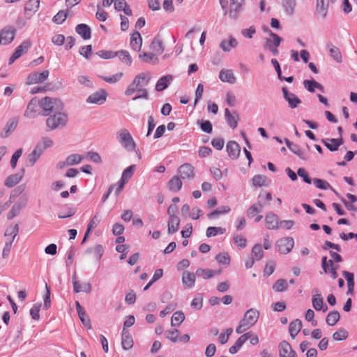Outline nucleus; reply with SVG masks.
Returning <instances> with one entry per match:
<instances>
[{
	"label": "nucleus",
	"instance_id": "f257e3e1",
	"mask_svg": "<svg viewBox=\"0 0 357 357\" xmlns=\"http://www.w3.org/2000/svg\"><path fill=\"white\" fill-rule=\"evenodd\" d=\"M150 79V76L146 73H142L138 74L135 77L132 82L127 87L125 91V95L130 96L136 91H142V94L135 96L132 100H135L139 98L148 99L149 92L147 89H145V86L148 85Z\"/></svg>",
	"mask_w": 357,
	"mask_h": 357
},
{
	"label": "nucleus",
	"instance_id": "f03ea898",
	"mask_svg": "<svg viewBox=\"0 0 357 357\" xmlns=\"http://www.w3.org/2000/svg\"><path fill=\"white\" fill-rule=\"evenodd\" d=\"M39 104L40 107L43 109L42 115L45 116L62 111L63 108V104L59 99L52 98L50 97H45L42 98Z\"/></svg>",
	"mask_w": 357,
	"mask_h": 357
},
{
	"label": "nucleus",
	"instance_id": "7ed1b4c3",
	"mask_svg": "<svg viewBox=\"0 0 357 357\" xmlns=\"http://www.w3.org/2000/svg\"><path fill=\"white\" fill-rule=\"evenodd\" d=\"M46 126L47 130H54L65 127L68 123V117L65 112L61 111L47 116Z\"/></svg>",
	"mask_w": 357,
	"mask_h": 357
},
{
	"label": "nucleus",
	"instance_id": "20e7f679",
	"mask_svg": "<svg viewBox=\"0 0 357 357\" xmlns=\"http://www.w3.org/2000/svg\"><path fill=\"white\" fill-rule=\"evenodd\" d=\"M117 139L121 146L128 151H134L136 144L127 129H121L117 132Z\"/></svg>",
	"mask_w": 357,
	"mask_h": 357
},
{
	"label": "nucleus",
	"instance_id": "39448f33",
	"mask_svg": "<svg viewBox=\"0 0 357 357\" xmlns=\"http://www.w3.org/2000/svg\"><path fill=\"white\" fill-rule=\"evenodd\" d=\"M268 32L269 33L271 38H265L264 47L266 50H268L274 56H277L279 53L278 47L282 41V38L269 29H268Z\"/></svg>",
	"mask_w": 357,
	"mask_h": 357
},
{
	"label": "nucleus",
	"instance_id": "423d86ee",
	"mask_svg": "<svg viewBox=\"0 0 357 357\" xmlns=\"http://www.w3.org/2000/svg\"><path fill=\"white\" fill-rule=\"evenodd\" d=\"M259 317V312L255 309L250 308L247 310L241 319L242 325H247V328H250L255 324Z\"/></svg>",
	"mask_w": 357,
	"mask_h": 357
},
{
	"label": "nucleus",
	"instance_id": "0eeeda50",
	"mask_svg": "<svg viewBox=\"0 0 357 357\" xmlns=\"http://www.w3.org/2000/svg\"><path fill=\"white\" fill-rule=\"evenodd\" d=\"M294 241L291 237H284L277 242L278 250L281 254H288L294 248Z\"/></svg>",
	"mask_w": 357,
	"mask_h": 357
},
{
	"label": "nucleus",
	"instance_id": "6e6552de",
	"mask_svg": "<svg viewBox=\"0 0 357 357\" xmlns=\"http://www.w3.org/2000/svg\"><path fill=\"white\" fill-rule=\"evenodd\" d=\"M312 292L315 293L312 298L313 307L317 311L322 310L324 312H326L328 310V306L326 304H324L321 294L319 293L317 289H314Z\"/></svg>",
	"mask_w": 357,
	"mask_h": 357
},
{
	"label": "nucleus",
	"instance_id": "1a4fd4ad",
	"mask_svg": "<svg viewBox=\"0 0 357 357\" xmlns=\"http://www.w3.org/2000/svg\"><path fill=\"white\" fill-rule=\"evenodd\" d=\"M283 97L288 102L289 107L295 109L301 103V100L294 93L289 92L286 87L282 89Z\"/></svg>",
	"mask_w": 357,
	"mask_h": 357
},
{
	"label": "nucleus",
	"instance_id": "9d476101",
	"mask_svg": "<svg viewBox=\"0 0 357 357\" xmlns=\"http://www.w3.org/2000/svg\"><path fill=\"white\" fill-rule=\"evenodd\" d=\"M107 96V93L104 89H100L90 95L87 98L86 102L89 103L102 105L106 101Z\"/></svg>",
	"mask_w": 357,
	"mask_h": 357
},
{
	"label": "nucleus",
	"instance_id": "9b49d317",
	"mask_svg": "<svg viewBox=\"0 0 357 357\" xmlns=\"http://www.w3.org/2000/svg\"><path fill=\"white\" fill-rule=\"evenodd\" d=\"M178 172L183 180H190L195 176L194 167L190 163H185L180 166Z\"/></svg>",
	"mask_w": 357,
	"mask_h": 357
},
{
	"label": "nucleus",
	"instance_id": "f8f14e48",
	"mask_svg": "<svg viewBox=\"0 0 357 357\" xmlns=\"http://www.w3.org/2000/svg\"><path fill=\"white\" fill-rule=\"evenodd\" d=\"M15 36V29L12 27H6L0 31V44L10 43Z\"/></svg>",
	"mask_w": 357,
	"mask_h": 357
},
{
	"label": "nucleus",
	"instance_id": "ddd939ff",
	"mask_svg": "<svg viewBox=\"0 0 357 357\" xmlns=\"http://www.w3.org/2000/svg\"><path fill=\"white\" fill-rule=\"evenodd\" d=\"M31 43L29 40H24L18 46L9 59V64L13 63L15 60L19 59L24 53H25L30 47Z\"/></svg>",
	"mask_w": 357,
	"mask_h": 357
},
{
	"label": "nucleus",
	"instance_id": "4468645a",
	"mask_svg": "<svg viewBox=\"0 0 357 357\" xmlns=\"http://www.w3.org/2000/svg\"><path fill=\"white\" fill-rule=\"evenodd\" d=\"M280 357H297L296 353L292 349L291 344L287 341H282L279 344Z\"/></svg>",
	"mask_w": 357,
	"mask_h": 357
},
{
	"label": "nucleus",
	"instance_id": "2eb2a0df",
	"mask_svg": "<svg viewBox=\"0 0 357 357\" xmlns=\"http://www.w3.org/2000/svg\"><path fill=\"white\" fill-rule=\"evenodd\" d=\"M49 71L45 70L42 73H33L29 75L28 76V83L29 84H38L43 82L48 78Z\"/></svg>",
	"mask_w": 357,
	"mask_h": 357
},
{
	"label": "nucleus",
	"instance_id": "dca6fc26",
	"mask_svg": "<svg viewBox=\"0 0 357 357\" xmlns=\"http://www.w3.org/2000/svg\"><path fill=\"white\" fill-rule=\"evenodd\" d=\"M225 118L228 126L231 129H235L238 126V121H240V117L238 112H234L233 114H231L227 108L225 109Z\"/></svg>",
	"mask_w": 357,
	"mask_h": 357
},
{
	"label": "nucleus",
	"instance_id": "f3484780",
	"mask_svg": "<svg viewBox=\"0 0 357 357\" xmlns=\"http://www.w3.org/2000/svg\"><path fill=\"white\" fill-rule=\"evenodd\" d=\"M226 150L229 157L232 160L237 159L241 153V147L239 144L234 141H229L227 143Z\"/></svg>",
	"mask_w": 357,
	"mask_h": 357
},
{
	"label": "nucleus",
	"instance_id": "a211bd4d",
	"mask_svg": "<svg viewBox=\"0 0 357 357\" xmlns=\"http://www.w3.org/2000/svg\"><path fill=\"white\" fill-rule=\"evenodd\" d=\"M243 0H231L229 10L228 11L229 16L236 20L238 17Z\"/></svg>",
	"mask_w": 357,
	"mask_h": 357
},
{
	"label": "nucleus",
	"instance_id": "6ab92c4d",
	"mask_svg": "<svg viewBox=\"0 0 357 357\" xmlns=\"http://www.w3.org/2000/svg\"><path fill=\"white\" fill-rule=\"evenodd\" d=\"M18 123L17 118H13L10 119L5 125L2 132H1V137L2 138L8 137L17 128Z\"/></svg>",
	"mask_w": 357,
	"mask_h": 357
},
{
	"label": "nucleus",
	"instance_id": "aec40b11",
	"mask_svg": "<svg viewBox=\"0 0 357 357\" xmlns=\"http://www.w3.org/2000/svg\"><path fill=\"white\" fill-rule=\"evenodd\" d=\"M26 199L25 198L20 199L8 213L7 218L11 220L19 214L20 211L26 206Z\"/></svg>",
	"mask_w": 357,
	"mask_h": 357
},
{
	"label": "nucleus",
	"instance_id": "412c9836",
	"mask_svg": "<svg viewBox=\"0 0 357 357\" xmlns=\"http://www.w3.org/2000/svg\"><path fill=\"white\" fill-rule=\"evenodd\" d=\"M321 142L326 146L331 151H336L338 150L340 146L343 143L342 138L340 139H323Z\"/></svg>",
	"mask_w": 357,
	"mask_h": 357
},
{
	"label": "nucleus",
	"instance_id": "4be33fe9",
	"mask_svg": "<svg viewBox=\"0 0 357 357\" xmlns=\"http://www.w3.org/2000/svg\"><path fill=\"white\" fill-rule=\"evenodd\" d=\"M75 306H76V310H77L78 316H79L81 321L82 322V324L86 327L91 328V324L90 319L88 317V315L86 314L84 309L81 306L79 301L75 302Z\"/></svg>",
	"mask_w": 357,
	"mask_h": 357
},
{
	"label": "nucleus",
	"instance_id": "5701e85b",
	"mask_svg": "<svg viewBox=\"0 0 357 357\" xmlns=\"http://www.w3.org/2000/svg\"><path fill=\"white\" fill-rule=\"evenodd\" d=\"M250 336H251V334L250 333H246L242 335L236 341L235 344L229 349V352L231 354H234L237 353L238 351L240 349V348L243 345V344L248 339H250Z\"/></svg>",
	"mask_w": 357,
	"mask_h": 357
},
{
	"label": "nucleus",
	"instance_id": "b1692460",
	"mask_svg": "<svg viewBox=\"0 0 357 357\" xmlns=\"http://www.w3.org/2000/svg\"><path fill=\"white\" fill-rule=\"evenodd\" d=\"M121 345L124 350H128L133 347L132 337L126 328L122 331Z\"/></svg>",
	"mask_w": 357,
	"mask_h": 357
},
{
	"label": "nucleus",
	"instance_id": "393cba45",
	"mask_svg": "<svg viewBox=\"0 0 357 357\" xmlns=\"http://www.w3.org/2000/svg\"><path fill=\"white\" fill-rule=\"evenodd\" d=\"M24 169H22L21 172L10 175L5 181V185L8 188H12L17 184L22 178Z\"/></svg>",
	"mask_w": 357,
	"mask_h": 357
},
{
	"label": "nucleus",
	"instance_id": "a878e982",
	"mask_svg": "<svg viewBox=\"0 0 357 357\" xmlns=\"http://www.w3.org/2000/svg\"><path fill=\"white\" fill-rule=\"evenodd\" d=\"M73 290L75 293H79L81 291L85 293H89L91 291V285L90 283H84L83 289H81V284L77 280L76 273H75L73 275Z\"/></svg>",
	"mask_w": 357,
	"mask_h": 357
},
{
	"label": "nucleus",
	"instance_id": "bb28decb",
	"mask_svg": "<svg viewBox=\"0 0 357 357\" xmlns=\"http://www.w3.org/2000/svg\"><path fill=\"white\" fill-rule=\"evenodd\" d=\"M75 31L78 33L84 40H89L91 37V28L86 24H79L76 26Z\"/></svg>",
	"mask_w": 357,
	"mask_h": 357
},
{
	"label": "nucleus",
	"instance_id": "cd10ccee",
	"mask_svg": "<svg viewBox=\"0 0 357 357\" xmlns=\"http://www.w3.org/2000/svg\"><path fill=\"white\" fill-rule=\"evenodd\" d=\"M53 144V141L49 138V137H44L42 139L40 142H39L35 148L33 149V151H36L39 155H42L43 153L45 151V150L52 146Z\"/></svg>",
	"mask_w": 357,
	"mask_h": 357
},
{
	"label": "nucleus",
	"instance_id": "c85d7f7f",
	"mask_svg": "<svg viewBox=\"0 0 357 357\" xmlns=\"http://www.w3.org/2000/svg\"><path fill=\"white\" fill-rule=\"evenodd\" d=\"M262 196L260 194L258 196V202L252 204L247 211V216L250 218L254 217L257 213L262 211L264 204H262Z\"/></svg>",
	"mask_w": 357,
	"mask_h": 357
},
{
	"label": "nucleus",
	"instance_id": "c756f323",
	"mask_svg": "<svg viewBox=\"0 0 357 357\" xmlns=\"http://www.w3.org/2000/svg\"><path fill=\"white\" fill-rule=\"evenodd\" d=\"M219 78L223 82L234 84L236 82V78L231 70L222 69L219 73Z\"/></svg>",
	"mask_w": 357,
	"mask_h": 357
},
{
	"label": "nucleus",
	"instance_id": "7c9ffc66",
	"mask_svg": "<svg viewBox=\"0 0 357 357\" xmlns=\"http://www.w3.org/2000/svg\"><path fill=\"white\" fill-rule=\"evenodd\" d=\"M266 227L268 229H278L279 222L278 215L272 212H269L266 215Z\"/></svg>",
	"mask_w": 357,
	"mask_h": 357
},
{
	"label": "nucleus",
	"instance_id": "2f4dec72",
	"mask_svg": "<svg viewBox=\"0 0 357 357\" xmlns=\"http://www.w3.org/2000/svg\"><path fill=\"white\" fill-rule=\"evenodd\" d=\"M167 233L169 234H173L176 233L180 226V218L177 217H169L168 222H167Z\"/></svg>",
	"mask_w": 357,
	"mask_h": 357
},
{
	"label": "nucleus",
	"instance_id": "473e14b6",
	"mask_svg": "<svg viewBox=\"0 0 357 357\" xmlns=\"http://www.w3.org/2000/svg\"><path fill=\"white\" fill-rule=\"evenodd\" d=\"M304 87L310 92L313 93L315 91V89H319L321 92H324V86L315 81L314 79L308 80L305 79L303 81Z\"/></svg>",
	"mask_w": 357,
	"mask_h": 357
},
{
	"label": "nucleus",
	"instance_id": "72a5a7b5",
	"mask_svg": "<svg viewBox=\"0 0 357 357\" xmlns=\"http://www.w3.org/2000/svg\"><path fill=\"white\" fill-rule=\"evenodd\" d=\"M142 38L138 31L134 32L130 38V46L133 50L139 52L141 50Z\"/></svg>",
	"mask_w": 357,
	"mask_h": 357
},
{
	"label": "nucleus",
	"instance_id": "f704fd0d",
	"mask_svg": "<svg viewBox=\"0 0 357 357\" xmlns=\"http://www.w3.org/2000/svg\"><path fill=\"white\" fill-rule=\"evenodd\" d=\"M195 274L188 271H184L182 275V282L188 288H192L195 282Z\"/></svg>",
	"mask_w": 357,
	"mask_h": 357
},
{
	"label": "nucleus",
	"instance_id": "c9c22d12",
	"mask_svg": "<svg viewBox=\"0 0 357 357\" xmlns=\"http://www.w3.org/2000/svg\"><path fill=\"white\" fill-rule=\"evenodd\" d=\"M302 328V322L300 319H296L292 321L289 326V331L291 337L294 339L297 334Z\"/></svg>",
	"mask_w": 357,
	"mask_h": 357
},
{
	"label": "nucleus",
	"instance_id": "e433bc0d",
	"mask_svg": "<svg viewBox=\"0 0 357 357\" xmlns=\"http://www.w3.org/2000/svg\"><path fill=\"white\" fill-rule=\"evenodd\" d=\"M238 45L237 40L232 36H229V40H223L220 44V48L224 52H229L231 48H235Z\"/></svg>",
	"mask_w": 357,
	"mask_h": 357
},
{
	"label": "nucleus",
	"instance_id": "4c0bfd02",
	"mask_svg": "<svg viewBox=\"0 0 357 357\" xmlns=\"http://www.w3.org/2000/svg\"><path fill=\"white\" fill-rule=\"evenodd\" d=\"M327 47L329 50L331 56L337 63L342 61V56L340 50L338 47L329 43L327 44Z\"/></svg>",
	"mask_w": 357,
	"mask_h": 357
},
{
	"label": "nucleus",
	"instance_id": "58836bf2",
	"mask_svg": "<svg viewBox=\"0 0 357 357\" xmlns=\"http://www.w3.org/2000/svg\"><path fill=\"white\" fill-rule=\"evenodd\" d=\"M167 185L170 191L177 192L182 187V181L178 176H174L169 181Z\"/></svg>",
	"mask_w": 357,
	"mask_h": 357
},
{
	"label": "nucleus",
	"instance_id": "ea45409f",
	"mask_svg": "<svg viewBox=\"0 0 357 357\" xmlns=\"http://www.w3.org/2000/svg\"><path fill=\"white\" fill-rule=\"evenodd\" d=\"M172 75H168L159 79L155 85V89L158 91H162L168 86L169 83L172 80Z\"/></svg>",
	"mask_w": 357,
	"mask_h": 357
},
{
	"label": "nucleus",
	"instance_id": "a19ab883",
	"mask_svg": "<svg viewBox=\"0 0 357 357\" xmlns=\"http://www.w3.org/2000/svg\"><path fill=\"white\" fill-rule=\"evenodd\" d=\"M37 100L33 98L28 104L26 109L24 112V116L28 118H33L37 112Z\"/></svg>",
	"mask_w": 357,
	"mask_h": 357
},
{
	"label": "nucleus",
	"instance_id": "79ce46f5",
	"mask_svg": "<svg viewBox=\"0 0 357 357\" xmlns=\"http://www.w3.org/2000/svg\"><path fill=\"white\" fill-rule=\"evenodd\" d=\"M342 275H344L347 282L348 291L347 294H352L354 288V275L353 273H349L347 271H343Z\"/></svg>",
	"mask_w": 357,
	"mask_h": 357
},
{
	"label": "nucleus",
	"instance_id": "37998d69",
	"mask_svg": "<svg viewBox=\"0 0 357 357\" xmlns=\"http://www.w3.org/2000/svg\"><path fill=\"white\" fill-rule=\"evenodd\" d=\"M340 319V313L336 311L333 310L330 312L326 318V322L328 326H334L335 325Z\"/></svg>",
	"mask_w": 357,
	"mask_h": 357
},
{
	"label": "nucleus",
	"instance_id": "c03bdc74",
	"mask_svg": "<svg viewBox=\"0 0 357 357\" xmlns=\"http://www.w3.org/2000/svg\"><path fill=\"white\" fill-rule=\"evenodd\" d=\"M151 49L155 52V54L160 55L164 51V46L162 40L158 38H155L150 46Z\"/></svg>",
	"mask_w": 357,
	"mask_h": 357
},
{
	"label": "nucleus",
	"instance_id": "a18cd8bd",
	"mask_svg": "<svg viewBox=\"0 0 357 357\" xmlns=\"http://www.w3.org/2000/svg\"><path fill=\"white\" fill-rule=\"evenodd\" d=\"M185 320V314L182 311H176L172 317L171 325L179 326Z\"/></svg>",
	"mask_w": 357,
	"mask_h": 357
},
{
	"label": "nucleus",
	"instance_id": "49530a36",
	"mask_svg": "<svg viewBox=\"0 0 357 357\" xmlns=\"http://www.w3.org/2000/svg\"><path fill=\"white\" fill-rule=\"evenodd\" d=\"M40 6V0H29L24 6V11L26 14L27 12L36 13Z\"/></svg>",
	"mask_w": 357,
	"mask_h": 357
},
{
	"label": "nucleus",
	"instance_id": "de8ad7c7",
	"mask_svg": "<svg viewBox=\"0 0 357 357\" xmlns=\"http://www.w3.org/2000/svg\"><path fill=\"white\" fill-rule=\"evenodd\" d=\"M313 183L317 188L321 190H326L328 188H331L336 195L340 196L339 193L337 192L334 189H333V188L327 181L320 178H314Z\"/></svg>",
	"mask_w": 357,
	"mask_h": 357
},
{
	"label": "nucleus",
	"instance_id": "09e8293b",
	"mask_svg": "<svg viewBox=\"0 0 357 357\" xmlns=\"http://www.w3.org/2000/svg\"><path fill=\"white\" fill-rule=\"evenodd\" d=\"M230 207L228 206H222L218 207L217 209L209 213L207 216L208 218L212 219L215 217H218L220 215H222L227 213L230 211Z\"/></svg>",
	"mask_w": 357,
	"mask_h": 357
},
{
	"label": "nucleus",
	"instance_id": "8fccbe9b",
	"mask_svg": "<svg viewBox=\"0 0 357 357\" xmlns=\"http://www.w3.org/2000/svg\"><path fill=\"white\" fill-rule=\"evenodd\" d=\"M116 56L119 58V59L124 63L128 66H130L132 63V58L129 54V52L126 50H121L119 52H116Z\"/></svg>",
	"mask_w": 357,
	"mask_h": 357
},
{
	"label": "nucleus",
	"instance_id": "3c124183",
	"mask_svg": "<svg viewBox=\"0 0 357 357\" xmlns=\"http://www.w3.org/2000/svg\"><path fill=\"white\" fill-rule=\"evenodd\" d=\"M283 7L287 15H292L296 7L295 0H284Z\"/></svg>",
	"mask_w": 357,
	"mask_h": 357
},
{
	"label": "nucleus",
	"instance_id": "603ef678",
	"mask_svg": "<svg viewBox=\"0 0 357 357\" xmlns=\"http://www.w3.org/2000/svg\"><path fill=\"white\" fill-rule=\"evenodd\" d=\"M251 255L256 261H259L262 259L264 252L260 243H257L252 247Z\"/></svg>",
	"mask_w": 357,
	"mask_h": 357
},
{
	"label": "nucleus",
	"instance_id": "864d4df0",
	"mask_svg": "<svg viewBox=\"0 0 357 357\" xmlns=\"http://www.w3.org/2000/svg\"><path fill=\"white\" fill-rule=\"evenodd\" d=\"M328 3V2L327 4H325L324 0H317L316 10L323 17H325L327 15Z\"/></svg>",
	"mask_w": 357,
	"mask_h": 357
},
{
	"label": "nucleus",
	"instance_id": "5fc2aeb1",
	"mask_svg": "<svg viewBox=\"0 0 357 357\" xmlns=\"http://www.w3.org/2000/svg\"><path fill=\"white\" fill-rule=\"evenodd\" d=\"M225 229L220 227H209L206 229V235L208 238L215 236L218 234H222Z\"/></svg>",
	"mask_w": 357,
	"mask_h": 357
},
{
	"label": "nucleus",
	"instance_id": "6e6d98bb",
	"mask_svg": "<svg viewBox=\"0 0 357 357\" xmlns=\"http://www.w3.org/2000/svg\"><path fill=\"white\" fill-rule=\"evenodd\" d=\"M136 169V165H132L125 169L122 173L121 179L126 183L129 181V179L132 176L134 172Z\"/></svg>",
	"mask_w": 357,
	"mask_h": 357
},
{
	"label": "nucleus",
	"instance_id": "4d7b16f0",
	"mask_svg": "<svg viewBox=\"0 0 357 357\" xmlns=\"http://www.w3.org/2000/svg\"><path fill=\"white\" fill-rule=\"evenodd\" d=\"M103 248L101 245L98 244L93 248H90L86 250L87 253H93L97 260H100L103 255Z\"/></svg>",
	"mask_w": 357,
	"mask_h": 357
},
{
	"label": "nucleus",
	"instance_id": "13d9d810",
	"mask_svg": "<svg viewBox=\"0 0 357 357\" xmlns=\"http://www.w3.org/2000/svg\"><path fill=\"white\" fill-rule=\"evenodd\" d=\"M288 284L284 279H279L273 286V289L276 292L284 291L287 289Z\"/></svg>",
	"mask_w": 357,
	"mask_h": 357
},
{
	"label": "nucleus",
	"instance_id": "bf43d9fd",
	"mask_svg": "<svg viewBox=\"0 0 357 357\" xmlns=\"http://www.w3.org/2000/svg\"><path fill=\"white\" fill-rule=\"evenodd\" d=\"M83 157L77 153L71 154L69 156L67 157V165L68 166H73L75 165H77L81 162L82 160Z\"/></svg>",
	"mask_w": 357,
	"mask_h": 357
},
{
	"label": "nucleus",
	"instance_id": "052dcab7",
	"mask_svg": "<svg viewBox=\"0 0 357 357\" xmlns=\"http://www.w3.org/2000/svg\"><path fill=\"white\" fill-rule=\"evenodd\" d=\"M41 155H39L36 151H32L26 158V165L29 167H33L36 162L40 158Z\"/></svg>",
	"mask_w": 357,
	"mask_h": 357
},
{
	"label": "nucleus",
	"instance_id": "680f3d73",
	"mask_svg": "<svg viewBox=\"0 0 357 357\" xmlns=\"http://www.w3.org/2000/svg\"><path fill=\"white\" fill-rule=\"evenodd\" d=\"M68 17V11H59L52 19V21L58 24H62Z\"/></svg>",
	"mask_w": 357,
	"mask_h": 357
},
{
	"label": "nucleus",
	"instance_id": "e2e57ef3",
	"mask_svg": "<svg viewBox=\"0 0 357 357\" xmlns=\"http://www.w3.org/2000/svg\"><path fill=\"white\" fill-rule=\"evenodd\" d=\"M347 337L348 332L344 328H340L333 334V338L336 341L344 340Z\"/></svg>",
	"mask_w": 357,
	"mask_h": 357
},
{
	"label": "nucleus",
	"instance_id": "0e129e2a",
	"mask_svg": "<svg viewBox=\"0 0 357 357\" xmlns=\"http://www.w3.org/2000/svg\"><path fill=\"white\" fill-rule=\"evenodd\" d=\"M19 233V225L15 224V225H10L6 228L5 231V236H12L15 238Z\"/></svg>",
	"mask_w": 357,
	"mask_h": 357
},
{
	"label": "nucleus",
	"instance_id": "69168bd1",
	"mask_svg": "<svg viewBox=\"0 0 357 357\" xmlns=\"http://www.w3.org/2000/svg\"><path fill=\"white\" fill-rule=\"evenodd\" d=\"M196 275L202 277L204 279H208L214 275V271L210 269L198 268L196 271Z\"/></svg>",
	"mask_w": 357,
	"mask_h": 357
},
{
	"label": "nucleus",
	"instance_id": "338daca9",
	"mask_svg": "<svg viewBox=\"0 0 357 357\" xmlns=\"http://www.w3.org/2000/svg\"><path fill=\"white\" fill-rule=\"evenodd\" d=\"M197 123L200 125V128L203 132L208 134L212 132L213 126L210 121H198Z\"/></svg>",
	"mask_w": 357,
	"mask_h": 357
},
{
	"label": "nucleus",
	"instance_id": "774afa93",
	"mask_svg": "<svg viewBox=\"0 0 357 357\" xmlns=\"http://www.w3.org/2000/svg\"><path fill=\"white\" fill-rule=\"evenodd\" d=\"M166 337L170 340L172 342L176 343L178 341L179 331L177 329L173 331L167 330L165 333Z\"/></svg>",
	"mask_w": 357,
	"mask_h": 357
}]
</instances>
